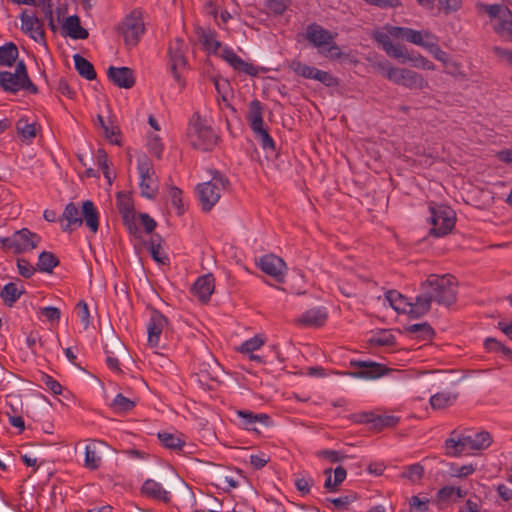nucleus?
I'll return each mask as SVG.
<instances>
[{
	"label": "nucleus",
	"mask_w": 512,
	"mask_h": 512,
	"mask_svg": "<svg viewBox=\"0 0 512 512\" xmlns=\"http://www.w3.org/2000/svg\"><path fill=\"white\" fill-rule=\"evenodd\" d=\"M491 443L492 437L487 431H453L445 441V449L448 456L457 457L485 450Z\"/></svg>",
	"instance_id": "obj_1"
},
{
	"label": "nucleus",
	"mask_w": 512,
	"mask_h": 512,
	"mask_svg": "<svg viewBox=\"0 0 512 512\" xmlns=\"http://www.w3.org/2000/svg\"><path fill=\"white\" fill-rule=\"evenodd\" d=\"M456 283L451 275L431 274L421 284V293L428 301V311L431 303L435 301L440 305L449 306L456 301Z\"/></svg>",
	"instance_id": "obj_2"
},
{
	"label": "nucleus",
	"mask_w": 512,
	"mask_h": 512,
	"mask_svg": "<svg viewBox=\"0 0 512 512\" xmlns=\"http://www.w3.org/2000/svg\"><path fill=\"white\" fill-rule=\"evenodd\" d=\"M83 221L92 233H96L99 227V213L94 203L90 200L82 204V212L79 211L74 203L66 205L60 219L62 230L72 232L79 228Z\"/></svg>",
	"instance_id": "obj_3"
},
{
	"label": "nucleus",
	"mask_w": 512,
	"mask_h": 512,
	"mask_svg": "<svg viewBox=\"0 0 512 512\" xmlns=\"http://www.w3.org/2000/svg\"><path fill=\"white\" fill-rule=\"evenodd\" d=\"M187 138L194 148L210 151L217 145L219 136L210 119L194 113L189 121Z\"/></svg>",
	"instance_id": "obj_4"
},
{
	"label": "nucleus",
	"mask_w": 512,
	"mask_h": 512,
	"mask_svg": "<svg viewBox=\"0 0 512 512\" xmlns=\"http://www.w3.org/2000/svg\"><path fill=\"white\" fill-rule=\"evenodd\" d=\"M377 69L388 80L406 88L421 90L428 87L427 80L421 74L413 70L395 67L388 61L378 62Z\"/></svg>",
	"instance_id": "obj_5"
},
{
	"label": "nucleus",
	"mask_w": 512,
	"mask_h": 512,
	"mask_svg": "<svg viewBox=\"0 0 512 512\" xmlns=\"http://www.w3.org/2000/svg\"><path fill=\"white\" fill-rule=\"evenodd\" d=\"M228 186V179L217 171L212 173V177L209 181L199 184L196 190L203 210H211Z\"/></svg>",
	"instance_id": "obj_6"
},
{
	"label": "nucleus",
	"mask_w": 512,
	"mask_h": 512,
	"mask_svg": "<svg viewBox=\"0 0 512 512\" xmlns=\"http://www.w3.org/2000/svg\"><path fill=\"white\" fill-rule=\"evenodd\" d=\"M336 36L318 24H310L306 28V39L325 57H341L342 51L334 41Z\"/></svg>",
	"instance_id": "obj_7"
},
{
	"label": "nucleus",
	"mask_w": 512,
	"mask_h": 512,
	"mask_svg": "<svg viewBox=\"0 0 512 512\" xmlns=\"http://www.w3.org/2000/svg\"><path fill=\"white\" fill-rule=\"evenodd\" d=\"M479 7L488 15L494 32L501 38L512 41L511 10L502 4H480Z\"/></svg>",
	"instance_id": "obj_8"
},
{
	"label": "nucleus",
	"mask_w": 512,
	"mask_h": 512,
	"mask_svg": "<svg viewBox=\"0 0 512 512\" xmlns=\"http://www.w3.org/2000/svg\"><path fill=\"white\" fill-rule=\"evenodd\" d=\"M384 301L398 313L407 314L412 318H419L428 312V301L424 296H417L415 302L395 290H389L384 295Z\"/></svg>",
	"instance_id": "obj_9"
},
{
	"label": "nucleus",
	"mask_w": 512,
	"mask_h": 512,
	"mask_svg": "<svg viewBox=\"0 0 512 512\" xmlns=\"http://www.w3.org/2000/svg\"><path fill=\"white\" fill-rule=\"evenodd\" d=\"M40 242L41 236L27 228H22L10 236L0 238L2 248L15 254L29 252L35 249Z\"/></svg>",
	"instance_id": "obj_10"
},
{
	"label": "nucleus",
	"mask_w": 512,
	"mask_h": 512,
	"mask_svg": "<svg viewBox=\"0 0 512 512\" xmlns=\"http://www.w3.org/2000/svg\"><path fill=\"white\" fill-rule=\"evenodd\" d=\"M185 53L186 44L182 39L176 38L170 42L167 52V68L179 88H183L185 84L181 76L187 65Z\"/></svg>",
	"instance_id": "obj_11"
},
{
	"label": "nucleus",
	"mask_w": 512,
	"mask_h": 512,
	"mask_svg": "<svg viewBox=\"0 0 512 512\" xmlns=\"http://www.w3.org/2000/svg\"><path fill=\"white\" fill-rule=\"evenodd\" d=\"M137 171L141 195L148 199L154 198L158 191V181L153 164L145 154L137 157Z\"/></svg>",
	"instance_id": "obj_12"
},
{
	"label": "nucleus",
	"mask_w": 512,
	"mask_h": 512,
	"mask_svg": "<svg viewBox=\"0 0 512 512\" xmlns=\"http://www.w3.org/2000/svg\"><path fill=\"white\" fill-rule=\"evenodd\" d=\"M408 42L420 46L428 51L436 60L446 64L449 61L448 54L438 44V37L429 30L405 31Z\"/></svg>",
	"instance_id": "obj_13"
},
{
	"label": "nucleus",
	"mask_w": 512,
	"mask_h": 512,
	"mask_svg": "<svg viewBox=\"0 0 512 512\" xmlns=\"http://www.w3.org/2000/svg\"><path fill=\"white\" fill-rule=\"evenodd\" d=\"M431 233L437 237L451 232L455 225V212L448 206H430Z\"/></svg>",
	"instance_id": "obj_14"
},
{
	"label": "nucleus",
	"mask_w": 512,
	"mask_h": 512,
	"mask_svg": "<svg viewBox=\"0 0 512 512\" xmlns=\"http://www.w3.org/2000/svg\"><path fill=\"white\" fill-rule=\"evenodd\" d=\"M126 45L134 46L144 33V21L142 12L139 10L132 11L122 22L119 27Z\"/></svg>",
	"instance_id": "obj_15"
},
{
	"label": "nucleus",
	"mask_w": 512,
	"mask_h": 512,
	"mask_svg": "<svg viewBox=\"0 0 512 512\" xmlns=\"http://www.w3.org/2000/svg\"><path fill=\"white\" fill-rule=\"evenodd\" d=\"M0 85L4 90L10 92H17L30 85L24 63L19 62L14 72L0 71Z\"/></svg>",
	"instance_id": "obj_16"
},
{
	"label": "nucleus",
	"mask_w": 512,
	"mask_h": 512,
	"mask_svg": "<svg viewBox=\"0 0 512 512\" xmlns=\"http://www.w3.org/2000/svg\"><path fill=\"white\" fill-rule=\"evenodd\" d=\"M147 344L151 348L160 347L161 336L168 329V319L159 311L152 310L146 324Z\"/></svg>",
	"instance_id": "obj_17"
},
{
	"label": "nucleus",
	"mask_w": 512,
	"mask_h": 512,
	"mask_svg": "<svg viewBox=\"0 0 512 512\" xmlns=\"http://www.w3.org/2000/svg\"><path fill=\"white\" fill-rule=\"evenodd\" d=\"M258 266L265 274L273 277L277 282H284L287 265L282 258L274 254H266L259 258Z\"/></svg>",
	"instance_id": "obj_18"
},
{
	"label": "nucleus",
	"mask_w": 512,
	"mask_h": 512,
	"mask_svg": "<svg viewBox=\"0 0 512 512\" xmlns=\"http://www.w3.org/2000/svg\"><path fill=\"white\" fill-rule=\"evenodd\" d=\"M221 57L228 65H230L235 71L243 73L249 76H256L259 73V68L252 63L244 61L238 56L235 51L229 46H224L219 53Z\"/></svg>",
	"instance_id": "obj_19"
},
{
	"label": "nucleus",
	"mask_w": 512,
	"mask_h": 512,
	"mask_svg": "<svg viewBox=\"0 0 512 512\" xmlns=\"http://www.w3.org/2000/svg\"><path fill=\"white\" fill-rule=\"evenodd\" d=\"M20 19L21 30L35 42L46 47L44 31L40 20L32 12L29 11L22 12Z\"/></svg>",
	"instance_id": "obj_20"
},
{
	"label": "nucleus",
	"mask_w": 512,
	"mask_h": 512,
	"mask_svg": "<svg viewBox=\"0 0 512 512\" xmlns=\"http://www.w3.org/2000/svg\"><path fill=\"white\" fill-rule=\"evenodd\" d=\"M404 31L415 30L408 27L385 25L382 29H377L373 32V38L381 45L382 49L385 50L392 43L391 37L408 42L407 33Z\"/></svg>",
	"instance_id": "obj_21"
},
{
	"label": "nucleus",
	"mask_w": 512,
	"mask_h": 512,
	"mask_svg": "<svg viewBox=\"0 0 512 512\" xmlns=\"http://www.w3.org/2000/svg\"><path fill=\"white\" fill-rule=\"evenodd\" d=\"M266 338L262 334H257L244 342H242L236 350L242 355L246 356L250 361L256 362L258 364H264V357L255 354L256 351L260 350L262 346L265 344Z\"/></svg>",
	"instance_id": "obj_22"
},
{
	"label": "nucleus",
	"mask_w": 512,
	"mask_h": 512,
	"mask_svg": "<svg viewBox=\"0 0 512 512\" xmlns=\"http://www.w3.org/2000/svg\"><path fill=\"white\" fill-rule=\"evenodd\" d=\"M239 425L248 431L259 432L257 425L269 426L271 418L265 413H254L249 410L237 411Z\"/></svg>",
	"instance_id": "obj_23"
},
{
	"label": "nucleus",
	"mask_w": 512,
	"mask_h": 512,
	"mask_svg": "<svg viewBox=\"0 0 512 512\" xmlns=\"http://www.w3.org/2000/svg\"><path fill=\"white\" fill-rule=\"evenodd\" d=\"M117 208L123 218L128 230L132 233L136 230V215L134 212L133 202L131 197L123 192L117 195Z\"/></svg>",
	"instance_id": "obj_24"
},
{
	"label": "nucleus",
	"mask_w": 512,
	"mask_h": 512,
	"mask_svg": "<svg viewBox=\"0 0 512 512\" xmlns=\"http://www.w3.org/2000/svg\"><path fill=\"white\" fill-rule=\"evenodd\" d=\"M359 368L358 371L350 373L351 376L363 379H376L386 372L385 366L376 362L360 361L353 363Z\"/></svg>",
	"instance_id": "obj_25"
},
{
	"label": "nucleus",
	"mask_w": 512,
	"mask_h": 512,
	"mask_svg": "<svg viewBox=\"0 0 512 512\" xmlns=\"http://www.w3.org/2000/svg\"><path fill=\"white\" fill-rule=\"evenodd\" d=\"M141 490L145 496L160 502L168 503L172 498L171 492L166 490L161 483L153 479L146 480Z\"/></svg>",
	"instance_id": "obj_26"
},
{
	"label": "nucleus",
	"mask_w": 512,
	"mask_h": 512,
	"mask_svg": "<svg viewBox=\"0 0 512 512\" xmlns=\"http://www.w3.org/2000/svg\"><path fill=\"white\" fill-rule=\"evenodd\" d=\"M109 79L118 87L129 89L134 83L135 79L133 72L128 67H110L108 69Z\"/></svg>",
	"instance_id": "obj_27"
},
{
	"label": "nucleus",
	"mask_w": 512,
	"mask_h": 512,
	"mask_svg": "<svg viewBox=\"0 0 512 512\" xmlns=\"http://www.w3.org/2000/svg\"><path fill=\"white\" fill-rule=\"evenodd\" d=\"M215 288V280L212 274L200 276L192 287L193 294L200 301H207L212 295Z\"/></svg>",
	"instance_id": "obj_28"
},
{
	"label": "nucleus",
	"mask_w": 512,
	"mask_h": 512,
	"mask_svg": "<svg viewBox=\"0 0 512 512\" xmlns=\"http://www.w3.org/2000/svg\"><path fill=\"white\" fill-rule=\"evenodd\" d=\"M103 447L104 443L100 441H93L85 446L84 465L86 468L95 470L101 465Z\"/></svg>",
	"instance_id": "obj_29"
},
{
	"label": "nucleus",
	"mask_w": 512,
	"mask_h": 512,
	"mask_svg": "<svg viewBox=\"0 0 512 512\" xmlns=\"http://www.w3.org/2000/svg\"><path fill=\"white\" fill-rule=\"evenodd\" d=\"M325 482L324 488L328 492H336L339 486L344 482L347 477V472L342 466L336 467L334 470L331 468L324 470Z\"/></svg>",
	"instance_id": "obj_30"
},
{
	"label": "nucleus",
	"mask_w": 512,
	"mask_h": 512,
	"mask_svg": "<svg viewBox=\"0 0 512 512\" xmlns=\"http://www.w3.org/2000/svg\"><path fill=\"white\" fill-rule=\"evenodd\" d=\"M199 41L203 45L205 51L208 54L219 56L221 49L224 47L221 42L217 39L215 31L210 29H201L199 33Z\"/></svg>",
	"instance_id": "obj_31"
},
{
	"label": "nucleus",
	"mask_w": 512,
	"mask_h": 512,
	"mask_svg": "<svg viewBox=\"0 0 512 512\" xmlns=\"http://www.w3.org/2000/svg\"><path fill=\"white\" fill-rule=\"evenodd\" d=\"M16 130L21 140L27 144L32 143L40 131L36 122H29L27 118H20L16 123Z\"/></svg>",
	"instance_id": "obj_32"
},
{
	"label": "nucleus",
	"mask_w": 512,
	"mask_h": 512,
	"mask_svg": "<svg viewBox=\"0 0 512 512\" xmlns=\"http://www.w3.org/2000/svg\"><path fill=\"white\" fill-rule=\"evenodd\" d=\"M62 28L64 33L72 39H86L89 35L88 31L81 26L80 19L76 15L67 17Z\"/></svg>",
	"instance_id": "obj_33"
},
{
	"label": "nucleus",
	"mask_w": 512,
	"mask_h": 512,
	"mask_svg": "<svg viewBox=\"0 0 512 512\" xmlns=\"http://www.w3.org/2000/svg\"><path fill=\"white\" fill-rule=\"evenodd\" d=\"M158 439L162 443V445L168 449H171L173 451H180L182 450L183 446L185 445V437L180 432H169V431H162L158 433Z\"/></svg>",
	"instance_id": "obj_34"
},
{
	"label": "nucleus",
	"mask_w": 512,
	"mask_h": 512,
	"mask_svg": "<svg viewBox=\"0 0 512 512\" xmlns=\"http://www.w3.org/2000/svg\"><path fill=\"white\" fill-rule=\"evenodd\" d=\"M247 119L252 130H259L264 126L263 106L260 101L253 100L249 104Z\"/></svg>",
	"instance_id": "obj_35"
},
{
	"label": "nucleus",
	"mask_w": 512,
	"mask_h": 512,
	"mask_svg": "<svg viewBox=\"0 0 512 512\" xmlns=\"http://www.w3.org/2000/svg\"><path fill=\"white\" fill-rule=\"evenodd\" d=\"M327 314L323 308H313L304 312L300 322L306 326H320L326 320Z\"/></svg>",
	"instance_id": "obj_36"
},
{
	"label": "nucleus",
	"mask_w": 512,
	"mask_h": 512,
	"mask_svg": "<svg viewBox=\"0 0 512 512\" xmlns=\"http://www.w3.org/2000/svg\"><path fill=\"white\" fill-rule=\"evenodd\" d=\"M457 399V395L451 391H442L430 397V405L435 410L445 409L451 406Z\"/></svg>",
	"instance_id": "obj_37"
},
{
	"label": "nucleus",
	"mask_w": 512,
	"mask_h": 512,
	"mask_svg": "<svg viewBox=\"0 0 512 512\" xmlns=\"http://www.w3.org/2000/svg\"><path fill=\"white\" fill-rule=\"evenodd\" d=\"M74 63L78 73L85 79L93 80L96 77L93 65L81 55H74Z\"/></svg>",
	"instance_id": "obj_38"
},
{
	"label": "nucleus",
	"mask_w": 512,
	"mask_h": 512,
	"mask_svg": "<svg viewBox=\"0 0 512 512\" xmlns=\"http://www.w3.org/2000/svg\"><path fill=\"white\" fill-rule=\"evenodd\" d=\"M58 265L57 257L48 251L39 254L37 268L41 272L50 273Z\"/></svg>",
	"instance_id": "obj_39"
},
{
	"label": "nucleus",
	"mask_w": 512,
	"mask_h": 512,
	"mask_svg": "<svg viewBox=\"0 0 512 512\" xmlns=\"http://www.w3.org/2000/svg\"><path fill=\"white\" fill-rule=\"evenodd\" d=\"M18 57V49L13 43L0 47V65L11 66Z\"/></svg>",
	"instance_id": "obj_40"
},
{
	"label": "nucleus",
	"mask_w": 512,
	"mask_h": 512,
	"mask_svg": "<svg viewBox=\"0 0 512 512\" xmlns=\"http://www.w3.org/2000/svg\"><path fill=\"white\" fill-rule=\"evenodd\" d=\"M21 294L22 291L15 283L12 282L6 284L0 291V297L8 305H12L14 302H16Z\"/></svg>",
	"instance_id": "obj_41"
},
{
	"label": "nucleus",
	"mask_w": 512,
	"mask_h": 512,
	"mask_svg": "<svg viewBox=\"0 0 512 512\" xmlns=\"http://www.w3.org/2000/svg\"><path fill=\"white\" fill-rule=\"evenodd\" d=\"M369 342L375 346H391L395 343V337L389 330H380L371 335Z\"/></svg>",
	"instance_id": "obj_42"
},
{
	"label": "nucleus",
	"mask_w": 512,
	"mask_h": 512,
	"mask_svg": "<svg viewBox=\"0 0 512 512\" xmlns=\"http://www.w3.org/2000/svg\"><path fill=\"white\" fill-rule=\"evenodd\" d=\"M424 467L420 463H415L404 468L402 477L411 483H418L424 475Z\"/></svg>",
	"instance_id": "obj_43"
},
{
	"label": "nucleus",
	"mask_w": 512,
	"mask_h": 512,
	"mask_svg": "<svg viewBox=\"0 0 512 512\" xmlns=\"http://www.w3.org/2000/svg\"><path fill=\"white\" fill-rule=\"evenodd\" d=\"M97 164L103 172L105 179L108 184L111 185L115 178L114 172L110 169V163L107 154L103 150H99L97 153Z\"/></svg>",
	"instance_id": "obj_44"
},
{
	"label": "nucleus",
	"mask_w": 512,
	"mask_h": 512,
	"mask_svg": "<svg viewBox=\"0 0 512 512\" xmlns=\"http://www.w3.org/2000/svg\"><path fill=\"white\" fill-rule=\"evenodd\" d=\"M289 67L297 76H301L305 79H313L316 69L315 67L302 63L299 60L291 61Z\"/></svg>",
	"instance_id": "obj_45"
},
{
	"label": "nucleus",
	"mask_w": 512,
	"mask_h": 512,
	"mask_svg": "<svg viewBox=\"0 0 512 512\" xmlns=\"http://www.w3.org/2000/svg\"><path fill=\"white\" fill-rule=\"evenodd\" d=\"M147 148L148 151L157 158L162 156L164 150V144L157 133L151 132L147 136Z\"/></svg>",
	"instance_id": "obj_46"
},
{
	"label": "nucleus",
	"mask_w": 512,
	"mask_h": 512,
	"mask_svg": "<svg viewBox=\"0 0 512 512\" xmlns=\"http://www.w3.org/2000/svg\"><path fill=\"white\" fill-rule=\"evenodd\" d=\"M135 406V402L127 397H125L122 394H117L112 403L111 407L114 409L115 412L118 413H124L132 410Z\"/></svg>",
	"instance_id": "obj_47"
},
{
	"label": "nucleus",
	"mask_w": 512,
	"mask_h": 512,
	"mask_svg": "<svg viewBox=\"0 0 512 512\" xmlns=\"http://www.w3.org/2000/svg\"><path fill=\"white\" fill-rule=\"evenodd\" d=\"M484 347L488 352H501L507 359H512V350L504 346L495 338H486Z\"/></svg>",
	"instance_id": "obj_48"
},
{
	"label": "nucleus",
	"mask_w": 512,
	"mask_h": 512,
	"mask_svg": "<svg viewBox=\"0 0 512 512\" xmlns=\"http://www.w3.org/2000/svg\"><path fill=\"white\" fill-rule=\"evenodd\" d=\"M477 469V465L468 463L465 465L452 464L450 466V473L452 477L466 478L472 475Z\"/></svg>",
	"instance_id": "obj_49"
},
{
	"label": "nucleus",
	"mask_w": 512,
	"mask_h": 512,
	"mask_svg": "<svg viewBox=\"0 0 512 512\" xmlns=\"http://www.w3.org/2000/svg\"><path fill=\"white\" fill-rule=\"evenodd\" d=\"M296 489L302 494L307 495L310 493L312 486L314 485L313 478L308 474H299L294 479Z\"/></svg>",
	"instance_id": "obj_50"
},
{
	"label": "nucleus",
	"mask_w": 512,
	"mask_h": 512,
	"mask_svg": "<svg viewBox=\"0 0 512 512\" xmlns=\"http://www.w3.org/2000/svg\"><path fill=\"white\" fill-rule=\"evenodd\" d=\"M168 196L172 205L175 207L177 214L181 215L185 210L182 199V191L176 186H170L168 190Z\"/></svg>",
	"instance_id": "obj_51"
},
{
	"label": "nucleus",
	"mask_w": 512,
	"mask_h": 512,
	"mask_svg": "<svg viewBox=\"0 0 512 512\" xmlns=\"http://www.w3.org/2000/svg\"><path fill=\"white\" fill-rule=\"evenodd\" d=\"M384 51L390 57L399 59L403 63L407 62V60L409 58V54H408L407 50L402 45H399V44L391 43Z\"/></svg>",
	"instance_id": "obj_52"
},
{
	"label": "nucleus",
	"mask_w": 512,
	"mask_h": 512,
	"mask_svg": "<svg viewBox=\"0 0 512 512\" xmlns=\"http://www.w3.org/2000/svg\"><path fill=\"white\" fill-rule=\"evenodd\" d=\"M407 62H410L411 65L415 68H419V69H423V70H434L435 69V65L430 60H428L427 58L422 56L421 54L409 55Z\"/></svg>",
	"instance_id": "obj_53"
},
{
	"label": "nucleus",
	"mask_w": 512,
	"mask_h": 512,
	"mask_svg": "<svg viewBox=\"0 0 512 512\" xmlns=\"http://www.w3.org/2000/svg\"><path fill=\"white\" fill-rule=\"evenodd\" d=\"M256 137L259 139L260 144L263 149H274V140L272 137L268 134L267 130L263 127H260L259 130H252Z\"/></svg>",
	"instance_id": "obj_54"
},
{
	"label": "nucleus",
	"mask_w": 512,
	"mask_h": 512,
	"mask_svg": "<svg viewBox=\"0 0 512 512\" xmlns=\"http://www.w3.org/2000/svg\"><path fill=\"white\" fill-rule=\"evenodd\" d=\"M316 455L330 463L341 462L345 458L341 452L329 449L317 451Z\"/></svg>",
	"instance_id": "obj_55"
},
{
	"label": "nucleus",
	"mask_w": 512,
	"mask_h": 512,
	"mask_svg": "<svg viewBox=\"0 0 512 512\" xmlns=\"http://www.w3.org/2000/svg\"><path fill=\"white\" fill-rule=\"evenodd\" d=\"M313 80L319 81L328 87H331V86H334L337 84V80L335 77H333L330 73L320 70V69H317V68L315 69Z\"/></svg>",
	"instance_id": "obj_56"
},
{
	"label": "nucleus",
	"mask_w": 512,
	"mask_h": 512,
	"mask_svg": "<svg viewBox=\"0 0 512 512\" xmlns=\"http://www.w3.org/2000/svg\"><path fill=\"white\" fill-rule=\"evenodd\" d=\"M150 253L152 258L160 264H167L169 259L160 244L151 243Z\"/></svg>",
	"instance_id": "obj_57"
},
{
	"label": "nucleus",
	"mask_w": 512,
	"mask_h": 512,
	"mask_svg": "<svg viewBox=\"0 0 512 512\" xmlns=\"http://www.w3.org/2000/svg\"><path fill=\"white\" fill-rule=\"evenodd\" d=\"M270 458L269 456L264 452H259L256 454H251L249 456V463L254 469H261L263 468L268 462Z\"/></svg>",
	"instance_id": "obj_58"
},
{
	"label": "nucleus",
	"mask_w": 512,
	"mask_h": 512,
	"mask_svg": "<svg viewBox=\"0 0 512 512\" xmlns=\"http://www.w3.org/2000/svg\"><path fill=\"white\" fill-rule=\"evenodd\" d=\"M428 499L412 496L409 500V506L412 512H425L428 509Z\"/></svg>",
	"instance_id": "obj_59"
},
{
	"label": "nucleus",
	"mask_w": 512,
	"mask_h": 512,
	"mask_svg": "<svg viewBox=\"0 0 512 512\" xmlns=\"http://www.w3.org/2000/svg\"><path fill=\"white\" fill-rule=\"evenodd\" d=\"M18 272L23 277L29 278L35 273V268L25 259H18L17 261Z\"/></svg>",
	"instance_id": "obj_60"
},
{
	"label": "nucleus",
	"mask_w": 512,
	"mask_h": 512,
	"mask_svg": "<svg viewBox=\"0 0 512 512\" xmlns=\"http://www.w3.org/2000/svg\"><path fill=\"white\" fill-rule=\"evenodd\" d=\"M41 316L45 317L48 321H57L60 318V310L53 306H47L40 309Z\"/></svg>",
	"instance_id": "obj_61"
},
{
	"label": "nucleus",
	"mask_w": 512,
	"mask_h": 512,
	"mask_svg": "<svg viewBox=\"0 0 512 512\" xmlns=\"http://www.w3.org/2000/svg\"><path fill=\"white\" fill-rule=\"evenodd\" d=\"M77 314L84 327H88V325L90 324V314L88 305L85 302H80L77 305Z\"/></svg>",
	"instance_id": "obj_62"
},
{
	"label": "nucleus",
	"mask_w": 512,
	"mask_h": 512,
	"mask_svg": "<svg viewBox=\"0 0 512 512\" xmlns=\"http://www.w3.org/2000/svg\"><path fill=\"white\" fill-rule=\"evenodd\" d=\"M140 224L144 227L147 233L152 232L156 227V222L146 213H141L138 216Z\"/></svg>",
	"instance_id": "obj_63"
},
{
	"label": "nucleus",
	"mask_w": 512,
	"mask_h": 512,
	"mask_svg": "<svg viewBox=\"0 0 512 512\" xmlns=\"http://www.w3.org/2000/svg\"><path fill=\"white\" fill-rule=\"evenodd\" d=\"M494 53L502 62L512 65V50L495 47Z\"/></svg>",
	"instance_id": "obj_64"
}]
</instances>
